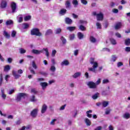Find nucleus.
Wrapping results in <instances>:
<instances>
[{
	"label": "nucleus",
	"instance_id": "nucleus-58",
	"mask_svg": "<svg viewBox=\"0 0 130 130\" xmlns=\"http://www.w3.org/2000/svg\"><path fill=\"white\" fill-rule=\"evenodd\" d=\"M72 114H73V117H76L77 116V115L78 114V113H77V112L76 111H73L72 112Z\"/></svg>",
	"mask_w": 130,
	"mask_h": 130
},
{
	"label": "nucleus",
	"instance_id": "nucleus-48",
	"mask_svg": "<svg viewBox=\"0 0 130 130\" xmlns=\"http://www.w3.org/2000/svg\"><path fill=\"white\" fill-rule=\"evenodd\" d=\"M55 54H56V51L55 50H53L52 51V54H51L52 57H54V56H55Z\"/></svg>",
	"mask_w": 130,
	"mask_h": 130
},
{
	"label": "nucleus",
	"instance_id": "nucleus-50",
	"mask_svg": "<svg viewBox=\"0 0 130 130\" xmlns=\"http://www.w3.org/2000/svg\"><path fill=\"white\" fill-rule=\"evenodd\" d=\"M61 32V28H57L55 30V33L56 34H59Z\"/></svg>",
	"mask_w": 130,
	"mask_h": 130
},
{
	"label": "nucleus",
	"instance_id": "nucleus-12",
	"mask_svg": "<svg viewBox=\"0 0 130 130\" xmlns=\"http://www.w3.org/2000/svg\"><path fill=\"white\" fill-rule=\"evenodd\" d=\"M40 85L42 87L43 90H45L47 86H48V83L47 82H41Z\"/></svg>",
	"mask_w": 130,
	"mask_h": 130
},
{
	"label": "nucleus",
	"instance_id": "nucleus-45",
	"mask_svg": "<svg viewBox=\"0 0 130 130\" xmlns=\"http://www.w3.org/2000/svg\"><path fill=\"white\" fill-rule=\"evenodd\" d=\"M96 26L97 27V29H101L102 28V25H101V23L98 22L96 23Z\"/></svg>",
	"mask_w": 130,
	"mask_h": 130
},
{
	"label": "nucleus",
	"instance_id": "nucleus-30",
	"mask_svg": "<svg viewBox=\"0 0 130 130\" xmlns=\"http://www.w3.org/2000/svg\"><path fill=\"white\" fill-rule=\"evenodd\" d=\"M85 122L86 124V125H87V126H90V125H91V121H90L89 119L86 118L85 119Z\"/></svg>",
	"mask_w": 130,
	"mask_h": 130
},
{
	"label": "nucleus",
	"instance_id": "nucleus-3",
	"mask_svg": "<svg viewBox=\"0 0 130 130\" xmlns=\"http://www.w3.org/2000/svg\"><path fill=\"white\" fill-rule=\"evenodd\" d=\"M27 97V94L24 93H19L17 94L16 98L15 99L17 102L21 101L22 98H26Z\"/></svg>",
	"mask_w": 130,
	"mask_h": 130
},
{
	"label": "nucleus",
	"instance_id": "nucleus-19",
	"mask_svg": "<svg viewBox=\"0 0 130 130\" xmlns=\"http://www.w3.org/2000/svg\"><path fill=\"white\" fill-rule=\"evenodd\" d=\"M123 118H125V119H128V118H130V114L129 113H125L123 116H122Z\"/></svg>",
	"mask_w": 130,
	"mask_h": 130
},
{
	"label": "nucleus",
	"instance_id": "nucleus-38",
	"mask_svg": "<svg viewBox=\"0 0 130 130\" xmlns=\"http://www.w3.org/2000/svg\"><path fill=\"white\" fill-rule=\"evenodd\" d=\"M30 92L31 93V94H37V93H38V91H37V90H36V89L32 88L31 89Z\"/></svg>",
	"mask_w": 130,
	"mask_h": 130
},
{
	"label": "nucleus",
	"instance_id": "nucleus-35",
	"mask_svg": "<svg viewBox=\"0 0 130 130\" xmlns=\"http://www.w3.org/2000/svg\"><path fill=\"white\" fill-rule=\"evenodd\" d=\"M108 104H109V103L107 101H104L102 103L103 107H107V106H108Z\"/></svg>",
	"mask_w": 130,
	"mask_h": 130
},
{
	"label": "nucleus",
	"instance_id": "nucleus-22",
	"mask_svg": "<svg viewBox=\"0 0 130 130\" xmlns=\"http://www.w3.org/2000/svg\"><path fill=\"white\" fill-rule=\"evenodd\" d=\"M53 33V31H52V29H48L46 32H45V35L46 36H48V35H50Z\"/></svg>",
	"mask_w": 130,
	"mask_h": 130
},
{
	"label": "nucleus",
	"instance_id": "nucleus-8",
	"mask_svg": "<svg viewBox=\"0 0 130 130\" xmlns=\"http://www.w3.org/2000/svg\"><path fill=\"white\" fill-rule=\"evenodd\" d=\"M47 105H46V104H44L42 106V108H41V113L42 114H44V113L45 112H46L47 110Z\"/></svg>",
	"mask_w": 130,
	"mask_h": 130
},
{
	"label": "nucleus",
	"instance_id": "nucleus-28",
	"mask_svg": "<svg viewBox=\"0 0 130 130\" xmlns=\"http://www.w3.org/2000/svg\"><path fill=\"white\" fill-rule=\"evenodd\" d=\"M10 70H11V67H10V65H6L4 67V72H9Z\"/></svg>",
	"mask_w": 130,
	"mask_h": 130
},
{
	"label": "nucleus",
	"instance_id": "nucleus-33",
	"mask_svg": "<svg viewBox=\"0 0 130 130\" xmlns=\"http://www.w3.org/2000/svg\"><path fill=\"white\" fill-rule=\"evenodd\" d=\"M79 29L80 31H86V27L83 25H80L79 26Z\"/></svg>",
	"mask_w": 130,
	"mask_h": 130
},
{
	"label": "nucleus",
	"instance_id": "nucleus-49",
	"mask_svg": "<svg viewBox=\"0 0 130 130\" xmlns=\"http://www.w3.org/2000/svg\"><path fill=\"white\" fill-rule=\"evenodd\" d=\"M32 68H34V69H35V70L37 69V65H36V64L35 63V61H34L32 62Z\"/></svg>",
	"mask_w": 130,
	"mask_h": 130
},
{
	"label": "nucleus",
	"instance_id": "nucleus-56",
	"mask_svg": "<svg viewBox=\"0 0 130 130\" xmlns=\"http://www.w3.org/2000/svg\"><path fill=\"white\" fill-rule=\"evenodd\" d=\"M66 106H67V105H64L63 106H62L60 108H59V110L61 111V110H64V109L66 108Z\"/></svg>",
	"mask_w": 130,
	"mask_h": 130
},
{
	"label": "nucleus",
	"instance_id": "nucleus-1",
	"mask_svg": "<svg viewBox=\"0 0 130 130\" xmlns=\"http://www.w3.org/2000/svg\"><path fill=\"white\" fill-rule=\"evenodd\" d=\"M90 63L92 64V68H89L88 71L92 72V73H96V69L98 68V62L94 61V58H90Z\"/></svg>",
	"mask_w": 130,
	"mask_h": 130
},
{
	"label": "nucleus",
	"instance_id": "nucleus-54",
	"mask_svg": "<svg viewBox=\"0 0 130 130\" xmlns=\"http://www.w3.org/2000/svg\"><path fill=\"white\" fill-rule=\"evenodd\" d=\"M81 4H83V5H87L88 4V2L86 0H81Z\"/></svg>",
	"mask_w": 130,
	"mask_h": 130
},
{
	"label": "nucleus",
	"instance_id": "nucleus-31",
	"mask_svg": "<svg viewBox=\"0 0 130 130\" xmlns=\"http://www.w3.org/2000/svg\"><path fill=\"white\" fill-rule=\"evenodd\" d=\"M72 4L74 5L75 8H76L77 6H79V2L77 0H73Z\"/></svg>",
	"mask_w": 130,
	"mask_h": 130
},
{
	"label": "nucleus",
	"instance_id": "nucleus-18",
	"mask_svg": "<svg viewBox=\"0 0 130 130\" xmlns=\"http://www.w3.org/2000/svg\"><path fill=\"white\" fill-rule=\"evenodd\" d=\"M65 6L66 9H70L71 8V1L70 0H68L65 3Z\"/></svg>",
	"mask_w": 130,
	"mask_h": 130
},
{
	"label": "nucleus",
	"instance_id": "nucleus-7",
	"mask_svg": "<svg viewBox=\"0 0 130 130\" xmlns=\"http://www.w3.org/2000/svg\"><path fill=\"white\" fill-rule=\"evenodd\" d=\"M87 85L89 86V88L90 89H95L96 88V83L93 82L92 81H89L87 83Z\"/></svg>",
	"mask_w": 130,
	"mask_h": 130
},
{
	"label": "nucleus",
	"instance_id": "nucleus-21",
	"mask_svg": "<svg viewBox=\"0 0 130 130\" xmlns=\"http://www.w3.org/2000/svg\"><path fill=\"white\" fill-rule=\"evenodd\" d=\"M29 100L31 102H36V101H37V99H36V97L34 95H31L30 97Z\"/></svg>",
	"mask_w": 130,
	"mask_h": 130
},
{
	"label": "nucleus",
	"instance_id": "nucleus-57",
	"mask_svg": "<svg viewBox=\"0 0 130 130\" xmlns=\"http://www.w3.org/2000/svg\"><path fill=\"white\" fill-rule=\"evenodd\" d=\"M115 36H116V37H118V38H121V35H120V34L118 32H116L115 34Z\"/></svg>",
	"mask_w": 130,
	"mask_h": 130
},
{
	"label": "nucleus",
	"instance_id": "nucleus-63",
	"mask_svg": "<svg viewBox=\"0 0 130 130\" xmlns=\"http://www.w3.org/2000/svg\"><path fill=\"white\" fill-rule=\"evenodd\" d=\"M112 12L115 14H117L118 13V10L117 9H113Z\"/></svg>",
	"mask_w": 130,
	"mask_h": 130
},
{
	"label": "nucleus",
	"instance_id": "nucleus-27",
	"mask_svg": "<svg viewBox=\"0 0 130 130\" xmlns=\"http://www.w3.org/2000/svg\"><path fill=\"white\" fill-rule=\"evenodd\" d=\"M77 36L78 37V39H80V40L83 39V38H84V34H83L81 32H78Z\"/></svg>",
	"mask_w": 130,
	"mask_h": 130
},
{
	"label": "nucleus",
	"instance_id": "nucleus-42",
	"mask_svg": "<svg viewBox=\"0 0 130 130\" xmlns=\"http://www.w3.org/2000/svg\"><path fill=\"white\" fill-rule=\"evenodd\" d=\"M19 53H21V54H23L24 53H26V50L23 48H20L19 49Z\"/></svg>",
	"mask_w": 130,
	"mask_h": 130
},
{
	"label": "nucleus",
	"instance_id": "nucleus-4",
	"mask_svg": "<svg viewBox=\"0 0 130 130\" xmlns=\"http://www.w3.org/2000/svg\"><path fill=\"white\" fill-rule=\"evenodd\" d=\"M30 34L31 35H35L36 36H41L42 34H41V32H39V29L38 28H33L30 31Z\"/></svg>",
	"mask_w": 130,
	"mask_h": 130
},
{
	"label": "nucleus",
	"instance_id": "nucleus-5",
	"mask_svg": "<svg viewBox=\"0 0 130 130\" xmlns=\"http://www.w3.org/2000/svg\"><path fill=\"white\" fill-rule=\"evenodd\" d=\"M92 15L93 16H96V19L98 21H103L104 15L102 14V13H100L99 14H97L96 12H94L92 13Z\"/></svg>",
	"mask_w": 130,
	"mask_h": 130
},
{
	"label": "nucleus",
	"instance_id": "nucleus-20",
	"mask_svg": "<svg viewBox=\"0 0 130 130\" xmlns=\"http://www.w3.org/2000/svg\"><path fill=\"white\" fill-rule=\"evenodd\" d=\"M69 64H70V62L67 60H63L61 62V67H63V66H69Z\"/></svg>",
	"mask_w": 130,
	"mask_h": 130
},
{
	"label": "nucleus",
	"instance_id": "nucleus-51",
	"mask_svg": "<svg viewBox=\"0 0 130 130\" xmlns=\"http://www.w3.org/2000/svg\"><path fill=\"white\" fill-rule=\"evenodd\" d=\"M108 83H109V80L105 79L103 80V84H107Z\"/></svg>",
	"mask_w": 130,
	"mask_h": 130
},
{
	"label": "nucleus",
	"instance_id": "nucleus-60",
	"mask_svg": "<svg viewBox=\"0 0 130 130\" xmlns=\"http://www.w3.org/2000/svg\"><path fill=\"white\" fill-rule=\"evenodd\" d=\"M37 81L38 82H43L44 81H45V80L44 79V78H38L37 79Z\"/></svg>",
	"mask_w": 130,
	"mask_h": 130
},
{
	"label": "nucleus",
	"instance_id": "nucleus-11",
	"mask_svg": "<svg viewBox=\"0 0 130 130\" xmlns=\"http://www.w3.org/2000/svg\"><path fill=\"white\" fill-rule=\"evenodd\" d=\"M64 21L66 24H67L68 25H71L72 23H73V20L69 17H66Z\"/></svg>",
	"mask_w": 130,
	"mask_h": 130
},
{
	"label": "nucleus",
	"instance_id": "nucleus-36",
	"mask_svg": "<svg viewBox=\"0 0 130 130\" xmlns=\"http://www.w3.org/2000/svg\"><path fill=\"white\" fill-rule=\"evenodd\" d=\"M116 59H117V57L116 56V55H113L112 56L111 59V61H115V60H116Z\"/></svg>",
	"mask_w": 130,
	"mask_h": 130
},
{
	"label": "nucleus",
	"instance_id": "nucleus-47",
	"mask_svg": "<svg viewBox=\"0 0 130 130\" xmlns=\"http://www.w3.org/2000/svg\"><path fill=\"white\" fill-rule=\"evenodd\" d=\"M16 35H17V32H16V31L13 30L12 31V34H11V37H13V38L16 37Z\"/></svg>",
	"mask_w": 130,
	"mask_h": 130
},
{
	"label": "nucleus",
	"instance_id": "nucleus-39",
	"mask_svg": "<svg viewBox=\"0 0 130 130\" xmlns=\"http://www.w3.org/2000/svg\"><path fill=\"white\" fill-rule=\"evenodd\" d=\"M110 93V91H107L106 90H105L102 92V95H103V96H107V95H109Z\"/></svg>",
	"mask_w": 130,
	"mask_h": 130
},
{
	"label": "nucleus",
	"instance_id": "nucleus-13",
	"mask_svg": "<svg viewBox=\"0 0 130 130\" xmlns=\"http://www.w3.org/2000/svg\"><path fill=\"white\" fill-rule=\"evenodd\" d=\"M81 76H82V73L78 72L72 75V77L74 79H77V78H79V77H81Z\"/></svg>",
	"mask_w": 130,
	"mask_h": 130
},
{
	"label": "nucleus",
	"instance_id": "nucleus-26",
	"mask_svg": "<svg viewBox=\"0 0 130 130\" xmlns=\"http://www.w3.org/2000/svg\"><path fill=\"white\" fill-rule=\"evenodd\" d=\"M17 19L18 23H22V22H23V16L22 15H18Z\"/></svg>",
	"mask_w": 130,
	"mask_h": 130
},
{
	"label": "nucleus",
	"instance_id": "nucleus-16",
	"mask_svg": "<svg viewBox=\"0 0 130 130\" xmlns=\"http://www.w3.org/2000/svg\"><path fill=\"white\" fill-rule=\"evenodd\" d=\"M14 24V21L11 19L7 20L6 22V26H11Z\"/></svg>",
	"mask_w": 130,
	"mask_h": 130
},
{
	"label": "nucleus",
	"instance_id": "nucleus-44",
	"mask_svg": "<svg viewBox=\"0 0 130 130\" xmlns=\"http://www.w3.org/2000/svg\"><path fill=\"white\" fill-rule=\"evenodd\" d=\"M90 41H91L92 43H95V42H96V39L94 38V37H90Z\"/></svg>",
	"mask_w": 130,
	"mask_h": 130
},
{
	"label": "nucleus",
	"instance_id": "nucleus-23",
	"mask_svg": "<svg viewBox=\"0 0 130 130\" xmlns=\"http://www.w3.org/2000/svg\"><path fill=\"white\" fill-rule=\"evenodd\" d=\"M3 35L4 36H5V37H6V38H10L11 37V35H10V34L7 32V31L4 30V32H3Z\"/></svg>",
	"mask_w": 130,
	"mask_h": 130
},
{
	"label": "nucleus",
	"instance_id": "nucleus-6",
	"mask_svg": "<svg viewBox=\"0 0 130 130\" xmlns=\"http://www.w3.org/2000/svg\"><path fill=\"white\" fill-rule=\"evenodd\" d=\"M38 114V109L36 108L31 111L30 116L31 117L35 118V117H36V116H37Z\"/></svg>",
	"mask_w": 130,
	"mask_h": 130
},
{
	"label": "nucleus",
	"instance_id": "nucleus-9",
	"mask_svg": "<svg viewBox=\"0 0 130 130\" xmlns=\"http://www.w3.org/2000/svg\"><path fill=\"white\" fill-rule=\"evenodd\" d=\"M8 5V3L7 2V1L6 0H3L1 4V7L2 9H5V8H7V6Z\"/></svg>",
	"mask_w": 130,
	"mask_h": 130
},
{
	"label": "nucleus",
	"instance_id": "nucleus-10",
	"mask_svg": "<svg viewBox=\"0 0 130 130\" xmlns=\"http://www.w3.org/2000/svg\"><path fill=\"white\" fill-rule=\"evenodd\" d=\"M11 9L12 10V13H15L16 9H17V5L14 2L11 3Z\"/></svg>",
	"mask_w": 130,
	"mask_h": 130
},
{
	"label": "nucleus",
	"instance_id": "nucleus-64",
	"mask_svg": "<svg viewBox=\"0 0 130 130\" xmlns=\"http://www.w3.org/2000/svg\"><path fill=\"white\" fill-rule=\"evenodd\" d=\"M102 126H99L94 129V130H102Z\"/></svg>",
	"mask_w": 130,
	"mask_h": 130
},
{
	"label": "nucleus",
	"instance_id": "nucleus-43",
	"mask_svg": "<svg viewBox=\"0 0 130 130\" xmlns=\"http://www.w3.org/2000/svg\"><path fill=\"white\" fill-rule=\"evenodd\" d=\"M60 40H61L62 42V44H66L67 43V39L64 38L63 37H61Z\"/></svg>",
	"mask_w": 130,
	"mask_h": 130
},
{
	"label": "nucleus",
	"instance_id": "nucleus-2",
	"mask_svg": "<svg viewBox=\"0 0 130 130\" xmlns=\"http://www.w3.org/2000/svg\"><path fill=\"white\" fill-rule=\"evenodd\" d=\"M12 75L13 77L15 78V79H19V78H21V75L22 74H23V70L20 69L18 70V72L17 73V71L15 70L12 71Z\"/></svg>",
	"mask_w": 130,
	"mask_h": 130
},
{
	"label": "nucleus",
	"instance_id": "nucleus-40",
	"mask_svg": "<svg viewBox=\"0 0 130 130\" xmlns=\"http://www.w3.org/2000/svg\"><path fill=\"white\" fill-rule=\"evenodd\" d=\"M110 41L111 42L112 44H113V45H116V41L113 38L110 39Z\"/></svg>",
	"mask_w": 130,
	"mask_h": 130
},
{
	"label": "nucleus",
	"instance_id": "nucleus-17",
	"mask_svg": "<svg viewBox=\"0 0 130 130\" xmlns=\"http://www.w3.org/2000/svg\"><path fill=\"white\" fill-rule=\"evenodd\" d=\"M59 14L61 15V16H64L67 14V9H62L60 10Z\"/></svg>",
	"mask_w": 130,
	"mask_h": 130
},
{
	"label": "nucleus",
	"instance_id": "nucleus-34",
	"mask_svg": "<svg viewBox=\"0 0 130 130\" xmlns=\"http://www.w3.org/2000/svg\"><path fill=\"white\" fill-rule=\"evenodd\" d=\"M125 45L126 46H129L130 45V39H127L125 40Z\"/></svg>",
	"mask_w": 130,
	"mask_h": 130
},
{
	"label": "nucleus",
	"instance_id": "nucleus-55",
	"mask_svg": "<svg viewBox=\"0 0 130 130\" xmlns=\"http://www.w3.org/2000/svg\"><path fill=\"white\" fill-rule=\"evenodd\" d=\"M74 55L75 56H77V55H78V54H79V50H74Z\"/></svg>",
	"mask_w": 130,
	"mask_h": 130
},
{
	"label": "nucleus",
	"instance_id": "nucleus-29",
	"mask_svg": "<svg viewBox=\"0 0 130 130\" xmlns=\"http://www.w3.org/2000/svg\"><path fill=\"white\" fill-rule=\"evenodd\" d=\"M43 51H45L46 52V55L47 56V57H49V52L48 51V49L47 48H43Z\"/></svg>",
	"mask_w": 130,
	"mask_h": 130
},
{
	"label": "nucleus",
	"instance_id": "nucleus-52",
	"mask_svg": "<svg viewBox=\"0 0 130 130\" xmlns=\"http://www.w3.org/2000/svg\"><path fill=\"white\" fill-rule=\"evenodd\" d=\"M2 83H3V74H0V86H2Z\"/></svg>",
	"mask_w": 130,
	"mask_h": 130
},
{
	"label": "nucleus",
	"instance_id": "nucleus-46",
	"mask_svg": "<svg viewBox=\"0 0 130 130\" xmlns=\"http://www.w3.org/2000/svg\"><path fill=\"white\" fill-rule=\"evenodd\" d=\"M24 20L25 21H29V20H31V16L29 15L24 17Z\"/></svg>",
	"mask_w": 130,
	"mask_h": 130
},
{
	"label": "nucleus",
	"instance_id": "nucleus-59",
	"mask_svg": "<svg viewBox=\"0 0 130 130\" xmlns=\"http://www.w3.org/2000/svg\"><path fill=\"white\" fill-rule=\"evenodd\" d=\"M79 23H80V24H87V21L82 20H80L79 21Z\"/></svg>",
	"mask_w": 130,
	"mask_h": 130
},
{
	"label": "nucleus",
	"instance_id": "nucleus-14",
	"mask_svg": "<svg viewBox=\"0 0 130 130\" xmlns=\"http://www.w3.org/2000/svg\"><path fill=\"white\" fill-rule=\"evenodd\" d=\"M122 24L121 22H118L116 23V24L114 26V28L115 30H118L121 28Z\"/></svg>",
	"mask_w": 130,
	"mask_h": 130
},
{
	"label": "nucleus",
	"instance_id": "nucleus-24",
	"mask_svg": "<svg viewBox=\"0 0 130 130\" xmlns=\"http://www.w3.org/2000/svg\"><path fill=\"white\" fill-rule=\"evenodd\" d=\"M29 27H30V24H29V23H24L22 24L23 29H28Z\"/></svg>",
	"mask_w": 130,
	"mask_h": 130
},
{
	"label": "nucleus",
	"instance_id": "nucleus-41",
	"mask_svg": "<svg viewBox=\"0 0 130 130\" xmlns=\"http://www.w3.org/2000/svg\"><path fill=\"white\" fill-rule=\"evenodd\" d=\"M56 70V68H55V66H51L50 69V71L52 72L53 73H54Z\"/></svg>",
	"mask_w": 130,
	"mask_h": 130
},
{
	"label": "nucleus",
	"instance_id": "nucleus-62",
	"mask_svg": "<svg viewBox=\"0 0 130 130\" xmlns=\"http://www.w3.org/2000/svg\"><path fill=\"white\" fill-rule=\"evenodd\" d=\"M84 76L86 79H89V73L88 72H85L84 74Z\"/></svg>",
	"mask_w": 130,
	"mask_h": 130
},
{
	"label": "nucleus",
	"instance_id": "nucleus-15",
	"mask_svg": "<svg viewBox=\"0 0 130 130\" xmlns=\"http://www.w3.org/2000/svg\"><path fill=\"white\" fill-rule=\"evenodd\" d=\"M31 52L32 53H34V54H40L41 53H42V52H43V50L39 51L36 49H32L31 50Z\"/></svg>",
	"mask_w": 130,
	"mask_h": 130
},
{
	"label": "nucleus",
	"instance_id": "nucleus-53",
	"mask_svg": "<svg viewBox=\"0 0 130 130\" xmlns=\"http://www.w3.org/2000/svg\"><path fill=\"white\" fill-rule=\"evenodd\" d=\"M125 51L126 52H130V47H126L125 48Z\"/></svg>",
	"mask_w": 130,
	"mask_h": 130
},
{
	"label": "nucleus",
	"instance_id": "nucleus-25",
	"mask_svg": "<svg viewBox=\"0 0 130 130\" xmlns=\"http://www.w3.org/2000/svg\"><path fill=\"white\" fill-rule=\"evenodd\" d=\"M67 30H68L69 31H70V32H72L73 31H74V30H76V27L75 26H68L67 27Z\"/></svg>",
	"mask_w": 130,
	"mask_h": 130
},
{
	"label": "nucleus",
	"instance_id": "nucleus-37",
	"mask_svg": "<svg viewBox=\"0 0 130 130\" xmlns=\"http://www.w3.org/2000/svg\"><path fill=\"white\" fill-rule=\"evenodd\" d=\"M69 39L71 41L74 40V39H75V34H70L69 35Z\"/></svg>",
	"mask_w": 130,
	"mask_h": 130
},
{
	"label": "nucleus",
	"instance_id": "nucleus-61",
	"mask_svg": "<svg viewBox=\"0 0 130 130\" xmlns=\"http://www.w3.org/2000/svg\"><path fill=\"white\" fill-rule=\"evenodd\" d=\"M55 121H56V119H53L51 122H50V124H51L52 125H54V122H55Z\"/></svg>",
	"mask_w": 130,
	"mask_h": 130
},
{
	"label": "nucleus",
	"instance_id": "nucleus-32",
	"mask_svg": "<svg viewBox=\"0 0 130 130\" xmlns=\"http://www.w3.org/2000/svg\"><path fill=\"white\" fill-rule=\"evenodd\" d=\"M98 97H99V93L98 92H96L95 94L92 96V98L93 99V100H96Z\"/></svg>",
	"mask_w": 130,
	"mask_h": 130
}]
</instances>
